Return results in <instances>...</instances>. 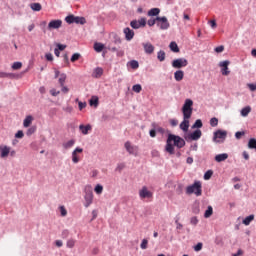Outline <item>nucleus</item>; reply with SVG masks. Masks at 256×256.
Segmentation results:
<instances>
[{
    "label": "nucleus",
    "instance_id": "f257e3e1",
    "mask_svg": "<svg viewBox=\"0 0 256 256\" xmlns=\"http://www.w3.org/2000/svg\"><path fill=\"white\" fill-rule=\"evenodd\" d=\"M196 195L201 197L203 195L201 181H195L192 185L186 187V195Z\"/></svg>",
    "mask_w": 256,
    "mask_h": 256
},
{
    "label": "nucleus",
    "instance_id": "f03ea898",
    "mask_svg": "<svg viewBox=\"0 0 256 256\" xmlns=\"http://www.w3.org/2000/svg\"><path fill=\"white\" fill-rule=\"evenodd\" d=\"M183 117L186 119H191V115H193V100L186 99L184 105L182 107Z\"/></svg>",
    "mask_w": 256,
    "mask_h": 256
},
{
    "label": "nucleus",
    "instance_id": "7ed1b4c3",
    "mask_svg": "<svg viewBox=\"0 0 256 256\" xmlns=\"http://www.w3.org/2000/svg\"><path fill=\"white\" fill-rule=\"evenodd\" d=\"M84 192V206L87 208L93 204V188L91 187V185L85 186Z\"/></svg>",
    "mask_w": 256,
    "mask_h": 256
},
{
    "label": "nucleus",
    "instance_id": "20e7f679",
    "mask_svg": "<svg viewBox=\"0 0 256 256\" xmlns=\"http://www.w3.org/2000/svg\"><path fill=\"white\" fill-rule=\"evenodd\" d=\"M156 21L157 27H159V29H161L162 31H167V29L171 27L169 20L165 16H157Z\"/></svg>",
    "mask_w": 256,
    "mask_h": 256
},
{
    "label": "nucleus",
    "instance_id": "39448f33",
    "mask_svg": "<svg viewBox=\"0 0 256 256\" xmlns=\"http://www.w3.org/2000/svg\"><path fill=\"white\" fill-rule=\"evenodd\" d=\"M227 139V131L217 130L214 132L213 141L214 143H224Z\"/></svg>",
    "mask_w": 256,
    "mask_h": 256
},
{
    "label": "nucleus",
    "instance_id": "423d86ee",
    "mask_svg": "<svg viewBox=\"0 0 256 256\" xmlns=\"http://www.w3.org/2000/svg\"><path fill=\"white\" fill-rule=\"evenodd\" d=\"M168 137L169 141H173L175 147L178 149H183V147H185V140L183 138L173 134L168 135Z\"/></svg>",
    "mask_w": 256,
    "mask_h": 256
},
{
    "label": "nucleus",
    "instance_id": "0eeeda50",
    "mask_svg": "<svg viewBox=\"0 0 256 256\" xmlns=\"http://www.w3.org/2000/svg\"><path fill=\"white\" fill-rule=\"evenodd\" d=\"M187 65H189V62L185 58H178L172 62L174 69H181L182 67H187Z\"/></svg>",
    "mask_w": 256,
    "mask_h": 256
},
{
    "label": "nucleus",
    "instance_id": "6e6552de",
    "mask_svg": "<svg viewBox=\"0 0 256 256\" xmlns=\"http://www.w3.org/2000/svg\"><path fill=\"white\" fill-rule=\"evenodd\" d=\"M124 147L129 155H134L135 157H137V153H139V147L131 145V142L129 141L124 144Z\"/></svg>",
    "mask_w": 256,
    "mask_h": 256
},
{
    "label": "nucleus",
    "instance_id": "1a4fd4ad",
    "mask_svg": "<svg viewBox=\"0 0 256 256\" xmlns=\"http://www.w3.org/2000/svg\"><path fill=\"white\" fill-rule=\"evenodd\" d=\"M140 199H151L153 197V192L147 189V186H143L141 190H139Z\"/></svg>",
    "mask_w": 256,
    "mask_h": 256
},
{
    "label": "nucleus",
    "instance_id": "9d476101",
    "mask_svg": "<svg viewBox=\"0 0 256 256\" xmlns=\"http://www.w3.org/2000/svg\"><path fill=\"white\" fill-rule=\"evenodd\" d=\"M231 64V62L229 60L226 61H221L219 62V67H221V73L222 75H229V73H231V71H229V65Z\"/></svg>",
    "mask_w": 256,
    "mask_h": 256
},
{
    "label": "nucleus",
    "instance_id": "9b49d317",
    "mask_svg": "<svg viewBox=\"0 0 256 256\" xmlns=\"http://www.w3.org/2000/svg\"><path fill=\"white\" fill-rule=\"evenodd\" d=\"M63 25V21L61 20H51L48 23V31H53V29H61V26Z\"/></svg>",
    "mask_w": 256,
    "mask_h": 256
},
{
    "label": "nucleus",
    "instance_id": "f8f14e48",
    "mask_svg": "<svg viewBox=\"0 0 256 256\" xmlns=\"http://www.w3.org/2000/svg\"><path fill=\"white\" fill-rule=\"evenodd\" d=\"M142 47H143L144 53H146V55H153L155 53V46H153V44H151V42L143 43Z\"/></svg>",
    "mask_w": 256,
    "mask_h": 256
},
{
    "label": "nucleus",
    "instance_id": "ddd939ff",
    "mask_svg": "<svg viewBox=\"0 0 256 256\" xmlns=\"http://www.w3.org/2000/svg\"><path fill=\"white\" fill-rule=\"evenodd\" d=\"M9 153H11V147L9 146H0V157L1 159H5L9 157Z\"/></svg>",
    "mask_w": 256,
    "mask_h": 256
},
{
    "label": "nucleus",
    "instance_id": "4468645a",
    "mask_svg": "<svg viewBox=\"0 0 256 256\" xmlns=\"http://www.w3.org/2000/svg\"><path fill=\"white\" fill-rule=\"evenodd\" d=\"M172 142L173 141L169 140V136H168L165 149H166L167 153H169L170 155H175V146H173Z\"/></svg>",
    "mask_w": 256,
    "mask_h": 256
},
{
    "label": "nucleus",
    "instance_id": "2eb2a0df",
    "mask_svg": "<svg viewBox=\"0 0 256 256\" xmlns=\"http://www.w3.org/2000/svg\"><path fill=\"white\" fill-rule=\"evenodd\" d=\"M191 118L183 117V121L180 123V129L184 131V133H187L189 131V120Z\"/></svg>",
    "mask_w": 256,
    "mask_h": 256
},
{
    "label": "nucleus",
    "instance_id": "dca6fc26",
    "mask_svg": "<svg viewBox=\"0 0 256 256\" xmlns=\"http://www.w3.org/2000/svg\"><path fill=\"white\" fill-rule=\"evenodd\" d=\"M83 151V148L77 147L73 152H72V161L73 163H79L80 159L79 156L77 155L78 153H81Z\"/></svg>",
    "mask_w": 256,
    "mask_h": 256
},
{
    "label": "nucleus",
    "instance_id": "f3484780",
    "mask_svg": "<svg viewBox=\"0 0 256 256\" xmlns=\"http://www.w3.org/2000/svg\"><path fill=\"white\" fill-rule=\"evenodd\" d=\"M125 39L126 41H131L133 37H135V32L131 30V28H125L124 29Z\"/></svg>",
    "mask_w": 256,
    "mask_h": 256
},
{
    "label": "nucleus",
    "instance_id": "a211bd4d",
    "mask_svg": "<svg viewBox=\"0 0 256 256\" xmlns=\"http://www.w3.org/2000/svg\"><path fill=\"white\" fill-rule=\"evenodd\" d=\"M201 135H202V132H201V130H195L194 132H192L191 134H190V139L192 140V141H199V139H201Z\"/></svg>",
    "mask_w": 256,
    "mask_h": 256
},
{
    "label": "nucleus",
    "instance_id": "6ab92c4d",
    "mask_svg": "<svg viewBox=\"0 0 256 256\" xmlns=\"http://www.w3.org/2000/svg\"><path fill=\"white\" fill-rule=\"evenodd\" d=\"M227 159H229V154H227V153H222V154H218V155L215 156V161L217 163L227 161Z\"/></svg>",
    "mask_w": 256,
    "mask_h": 256
},
{
    "label": "nucleus",
    "instance_id": "aec40b11",
    "mask_svg": "<svg viewBox=\"0 0 256 256\" xmlns=\"http://www.w3.org/2000/svg\"><path fill=\"white\" fill-rule=\"evenodd\" d=\"M79 129H80L82 135H89V131H91V125L88 124L85 126V125L81 124L79 126Z\"/></svg>",
    "mask_w": 256,
    "mask_h": 256
},
{
    "label": "nucleus",
    "instance_id": "412c9836",
    "mask_svg": "<svg viewBox=\"0 0 256 256\" xmlns=\"http://www.w3.org/2000/svg\"><path fill=\"white\" fill-rule=\"evenodd\" d=\"M102 75H103V68L101 67H97L92 73V77H94L95 79H99Z\"/></svg>",
    "mask_w": 256,
    "mask_h": 256
},
{
    "label": "nucleus",
    "instance_id": "4be33fe9",
    "mask_svg": "<svg viewBox=\"0 0 256 256\" xmlns=\"http://www.w3.org/2000/svg\"><path fill=\"white\" fill-rule=\"evenodd\" d=\"M183 77H185V73L183 72V70H177L174 73L175 81H183Z\"/></svg>",
    "mask_w": 256,
    "mask_h": 256
},
{
    "label": "nucleus",
    "instance_id": "5701e85b",
    "mask_svg": "<svg viewBox=\"0 0 256 256\" xmlns=\"http://www.w3.org/2000/svg\"><path fill=\"white\" fill-rule=\"evenodd\" d=\"M161 13V9L159 8H152L148 11V17H157Z\"/></svg>",
    "mask_w": 256,
    "mask_h": 256
},
{
    "label": "nucleus",
    "instance_id": "b1692460",
    "mask_svg": "<svg viewBox=\"0 0 256 256\" xmlns=\"http://www.w3.org/2000/svg\"><path fill=\"white\" fill-rule=\"evenodd\" d=\"M255 220V215L251 214L249 216H247L243 221V225H251V221H254Z\"/></svg>",
    "mask_w": 256,
    "mask_h": 256
},
{
    "label": "nucleus",
    "instance_id": "393cba45",
    "mask_svg": "<svg viewBox=\"0 0 256 256\" xmlns=\"http://www.w3.org/2000/svg\"><path fill=\"white\" fill-rule=\"evenodd\" d=\"M240 113L242 117H247L251 113V106H246L242 108Z\"/></svg>",
    "mask_w": 256,
    "mask_h": 256
},
{
    "label": "nucleus",
    "instance_id": "a878e982",
    "mask_svg": "<svg viewBox=\"0 0 256 256\" xmlns=\"http://www.w3.org/2000/svg\"><path fill=\"white\" fill-rule=\"evenodd\" d=\"M74 23H77L78 25H85L87 20H85L84 17L75 16Z\"/></svg>",
    "mask_w": 256,
    "mask_h": 256
},
{
    "label": "nucleus",
    "instance_id": "bb28decb",
    "mask_svg": "<svg viewBox=\"0 0 256 256\" xmlns=\"http://www.w3.org/2000/svg\"><path fill=\"white\" fill-rule=\"evenodd\" d=\"M103 49H105V45H103L99 42H96L94 44V50L96 51V53H101V51H103Z\"/></svg>",
    "mask_w": 256,
    "mask_h": 256
},
{
    "label": "nucleus",
    "instance_id": "cd10ccee",
    "mask_svg": "<svg viewBox=\"0 0 256 256\" xmlns=\"http://www.w3.org/2000/svg\"><path fill=\"white\" fill-rule=\"evenodd\" d=\"M169 48L173 53H179V46L177 45V42H171Z\"/></svg>",
    "mask_w": 256,
    "mask_h": 256
},
{
    "label": "nucleus",
    "instance_id": "c85d7f7f",
    "mask_svg": "<svg viewBox=\"0 0 256 256\" xmlns=\"http://www.w3.org/2000/svg\"><path fill=\"white\" fill-rule=\"evenodd\" d=\"M97 105H99V97L97 96H92L90 99V106L91 107H97Z\"/></svg>",
    "mask_w": 256,
    "mask_h": 256
},
{
    "label": "nucleus",
    "instance_id": "c756f323",
    "mask_svg": "<svg viewBox=\"0 0 256 256\" xmlns=\"http://www.w3.org/2000/svg\"><path fill=\"white\" fill-rule=\"evenodd\" d=\"M31 123H33V116H27L24 119L23 126L24 127H29L31 125Z\"/></svg>",
    "mask_w": 256,
    "mask_h": 256
},
{
    "label": "nucleus",
    "instance_id": "7c9ffc66",
    "mask_svg": "<svg viewBox=\"0 0 256 256\" xmlns=\"http://www.w3.org/2000/svg\"><path fill=\"white\" fill-rule=\"evenodd\" d=\"M75 243H77V241L73 238H70L66 242V247H68V249H73V247H75Z\"/></svg>",
    "mask_w": 256,
    "mask_h": 256
},
{
    "label": "nucleus",
    "instance_id": "2f4dec72",
    "mask_svg": "<svg viewBox=\"0 0 256 256\" xmlns=\"http://www.w3.org/2000/svg\"><path fill=\"white\" fill-rule=\"evenodd\" d=\"M30 8L32 9V11H41V9H43V6H41L40 3H32L30 5Z\"/></svg>",
    "mask_w": 256,
    "mask_h": 256
},
{
    "label": "nucleus",
    "instance_id": "473e14b6",
    "mask_svg": "<svg viewBox=\"0 0 256 256\" xmlns=\"http://www.w3.org/2000/svg\"><path fill=\"white\" fill-rule=\"evenodd\" d=\"M211 215H213V207L208 206L207 210L204 213V217H205V219H209V217H211Z\"/></svg>",
    "mask_w": 256,
    "mask_h": 256
},
{
    "label": "nucleus",
    "instance_id": "72a5a7b5",
    "mask_svg": "<svg viewBox=\"0 0 256 256\" xmlns=\"http://www.w3.org/2000/svg\"><path fill=\"white\" fill-rule=\"evenodd\" d=\"M157 59H158V61H160V62L165 61V51H163V50L158 51V53H157Z\"/></svg>",
    "mask_w": 256,
    "mask_h": 256
},
{
    "label": "nucleus",
    "instance_id": "f704fd0d",
    "mask_svg": "<svg viewBox=\"0 0 256 256\" xmlns=\"http://www.w3.org/2000/svg\"><path fill=\"white\" fill-rule=\"evenodd\" d=\"M75 145V140H69L63 144L64 149H71Z\"/></svg>",
    "mask_w": 256,
    "mask_h": 256
},
{
    "label": "nucleus",
    "instance_id": "c9c22d12",
    "mask_svg": "<svg viewBox=\"0 0 256 256\" xmlns=\"http://www.w3.org/2000/svg\"><path fill=\"white\" fill-rule=\"evenodd\" d=\"M201 127H203V122L201 121V119H198L193 124L192 129H201Z\"/></svg>",
    "mask_w": 256,
    "mask_h": 256
},
{
    "label": "nucleus",
    "instance_id": "e433bc0d",
    "mask_svg": "<svg viewBox=\"0 0 256 256\" xmlns=\"http://www.w3.org/2000/svg\"><path fill=\"white\" fill-rule=\"evenodd\" d=\"M94 191L96 195H101V193H103V185L97 184L94 188Z\"/></svg>",
    "mask_w": 256,
    "mask_h": 256
},
{
    "label": "nucleus",
    "instance_id": "4c0bfd02",
    "mask_svg": "<svg viewBox=\"0 0 256 256\" xmlns=\"http://www.w3.org/2000/svg\"><path fill=\"white\" fill-rule=\"evenodd\" d=\"M22 67H23V63H21V62H14L12 64V69L14 71H17V70L21 69Z\"/></svg>",
    "mask_w": 256,
    "mask_h": 256
},
{
    "label": "nucleus",
    "instance_id": "58836bf2",
    "mask_svg": "<svg viewBox=\"0 0 256 256\" xmlns=\"http://www.w3.org/2000/svg\"><path fill=\"white\" fill-rule=\"evenodd\" d=\"M66 80H67V75L66 74H60L59 83H60L61 87H63V85H65Z\"/></svg>",
    "mask_w": 256,
    "mask_h": 256
},
{
    "label": "nucleus",
    "instance_id": "ea45409f",
    "mask_svg": "<svg viewBox=\"0 0 256 256\" xmlns=\"http://www.w3.org/2000/svg\"><path fill=\"white\" fill-rule=\"evenodd\" d=\"M131 69H139V62L136 60H132L129 62Z\"/></svg>",
    "mask_w": 256,
    "mask_h": 256
},
{
    "label": "nucleus",
    "instance_id": "a19ab883",
    "mask_svg": "<svg viewBox=\"0 0 256 256\" xmlns=\"http://www.w3.org/2000/svg\"><path fill=\"white\" fill-rule=\"evenodd\" d=\"M66 23H69L71 25L72 23H75V15H69L65 18Z\"/></svg>",
    "mask_w": 256,
    "mask_h": 256
},
{
    "label": "nucleus",
    "instance_id": "79ce46f5",
    "mask_svg": "<svg viewBox=\"0 0 256 256\" xmlns=\"http://www.w3.org/2000/svg\"><path fill=\"white\" fill-rule=\"evenodd\" d=\"M211 177H213V170L206 171V173L204 174L205 181H209V179H211Z\"/></svg>",
    "mask_w": 256,
    "mask_h": 256
},
{
    "label": "nucleus",
    "instance_id": "37998d69",
    "mask_svg": "<svg viewBox=\"0 0 256 256\" xmlns=\"http://www.w3.org/2000/svg\"><path fill=\"white\" fill-rule=\"evenodd\" d=\"M143 87H141L140 84H135L133 87H132V91H134V93H139L140 91H142Z\"/></svg>",
    "mask_w": 256,
    "mask_h": 256
},
{
    "label": "nucleus",
    "instance_id": "c03bdc74",
    "mask_svg": "<svg viewBox=\"0 0 256 256\" xmlns=\"http://www.w3.org/2000/svg\"><path fill=\"white\" fill-rule=\"evenodd\" d=\"M210 125H211V127H217V125H219V119H217V118H211L210 119Z\"/></svg>",
    "mask_w": 256,
    "mask_h": 256
},
{
    "label": "nucleus",
    "instance_id": "a18cd8bd",
    "mask_svg": "<svg viewBox=\"0 0 256 256\" xmlns=\"http://www.w3.org/2000/svg\"><path fill=\"white\" fill-rule=\"evenodd\" d=\"M130 26L132 27V29H139L141 28V26H139V22L137 20H133L130 22Z\"/></svg>",
    "mask_w": 256,
    "mask_h": 256
},
{
    "label": "nucleus",
    "instance_id": "49530a36",
    "mask_svg": "<svg viewBox=\"0 0 256 256\" xmlns=\"http://www.w3.org/2000/svg\"><path fill=\"white\" fill-rule=\"evenodd\" d=\"M147 25L149 27H153L154 25H157V18H151L147 21Z\"/></svg>",
    "mask_w": 256,
    "mask_h": 256
},
{
    "label": "nucleus",
    "instance_id": "de8ad7c7",
    "mask_svg": "<svg viewBox=\"0 0 256 256\" xmlns=\"http://www.w3.org/2000/svg\"><path fill=\"white\" fill-rule=\"evenodd\" d=\"M79 59H81V54L75 53V54H73L72 57H71V62H72V63H75V61H79Z\"/></svg>",
    "mask_w": 256,
    "mask_h": 256
},
{
    "label": "nucleus",
    "instance_id": "09e8293b",
    "mask_svg": "<svg viewBox=\"0 0 256 256\" xmlns=\"http://www.w3.org/2000/svg\"><path fill=\"white\" fill-rule=\"evenodd\" d=\"M147 245H149V240L148 239H143L141 244H140V247H141V249H147Z\"/></svg>",
    "mask_w": 256,
    "mask_h": 256
},
{
    "label": "nucleus",
    "instance_id": "8fccbe9b",
    "mask_svg": "<svg viewBox=\"0 0 256 256\" xmlns=\"http://www.w3.org/2000/svg\"><path fill=\"white\" fill-rule=\"evenodd\" d=\"M36 131H37V128H36L35 126H32V127H30V128L27 130L26 134H27L28 136H31V135H33V133H35Z\"/></svg>",
    "mask_w": 256,
    "mask_h": 256
},
{
    "label": "nucleus",
    "instance_id": "3c124183",
    "mask_svg": "<svg viewBox=\"0 0 256 256\" xmlns=\"http://www.w3.org/2000/svg\"><path fill=\"white\" fill-rule=\"evenodd\" d=\"M138 24L140 27H145V25H147V19H145V18L139 19Z\"/></svg>",
    "mask_w": 256,
    "mask_h": 256
},
{
    "label": "nucleus",
    "instance_id": "603ef678",
    "mask_svg": "<svg viewBox=\"0 0 256 256\" xmlns=\"http://www.w3.org/2000/svg\"><path fill=\"white\" fill-rule=\"evenodd\" d=\"M60 213L62 217L67 216V209H65V206H60Z\"/></svg>",
    "mask_w": 256,
    "mask_h": 256
},
{
    "label": "nucleus",
    "instance_id": "864d4df0",
    "mask_svg": "<svg viewBox=\"0 0 256 256\" xmlns=\"http://www.w3.org/2000/svg\"><path fill=\"white\" fill-rule=\"evenodd\" d=\"M56 46L58 51H65V49H67V45L64 44H57Z\"/></svg>",
    "mask_w": 256,
    "mask_h": 256
},
{
    "label": "nucleus",
    "instance_id": "5fc2aeb1",
    "mask_svg": "<svg viewBox=\"0 0 256 256\" xmlns=\"http://www.w3.org/2000/svg\"><path fill=\"white\" fill-rule=\"evenodd\" d=\"M78 107L80 111H83V109H85L87 107V103L85 102H79L78 103Z\"/></svg>",
    "mask_w": 256,
    "mask_h": 256
},
{
    "label": "nucleus",
    "instance_id": "6e6d98bb",
    "mask_svg": "<svg viewBox=\"0 0 256 256\" xmlns=\"http://www.w3.org/2000/svg\"><path fill=\"white\" fill-rule=\"evenodd\" d=\"M225 51V46H218L215 48L216 53H223Z\"/></svg>",
    "mask_w": 256,
    "mask_h": 256
},
{
    "label": "nucleus",
    "instance_id": "4d7b16f0",
    "mask_svg": "<svg viewBox=\"0 0 256 256\" xmlns=\"http://www.w3.org/2000/svg\"><path fill=\"white\" fill-rule=\"evenodd\" d=\"M125 168V163H119L116 167V171H123Z\"/></svg>",
    "mask_w": 256,
    "mask_h": 256
},
{
    "label": "nucleus",
    "instance_id": "13d9d810",
    "mask_svg": "<svg viewBox=\"0 0 256 256\" xmlns=\"http://www.w3.org/2000/svg\"><path fill=\"white\" fill-rule=\"evenodd\" d=\"M23 131L19 130L16 134H15V137L16 139H23Z\"/></svg>",
    "mask_w": 256,
    "mask_h": 256
},
{
    "label": "nucleus",
    "instance_id": "bf43d9fd",
    "mask_svg": "<svg viewBox=\"0 0 256 256\" xmlns=\"http://www.w3.org/2000/svg\"><path fill=\"white\" fill-rule=\"evenodd\" d=\"M69 237V230L62 231V239H67Z\"/></svg>",
    "mask_w": 256,
    "mask_h": 256
},
{
    "label": "nucleus",
    "instance_id": "052dcab7",
    "mask_svg": "<svg viewBox=\"0 0 256 256\" xmlns=\"http://www.w3.org/2000/svg\"><path fill=\"white\" fill-rule=\"evenodd\" d=\"M203 249V243L199 242L197 246L194 247V251H201Z\"/></svg>",
    "mask_w": 256,
    "mask_h": 256
},
{
    "label": "nucleus",
    "instance_id": "680f3d73",
    "mask_svg": "<svg viewBox=\"0 0 256 256\" xmlns=\"http://www.w3.org/2000/svg\"><path fill=\"white\" fill-rule=\"evenodd\" d=\"M191 225H197L199 223V220L197 217H192L190 220Z\"/></svg>",
    "mask_w": 256,
    "mask_h": 256
},
{
    "label": "nucleus",
    "instance_id": "e2e57ef3",
    "mask_svg": "<svg viewBox=\"0 0 256 256\" xmlns=\"http://www.w3.org/2000/svg\"><path fill=\"white\" fill-rule=\"evenodd\" d=\"M59 91H57L56 89H51L50 90V94L52 95V97H57V95H59Z\"/></svg>",
    "mask_w": 256,
    "mask_h": 256
},
{
    "label": "nucleus",
    "instance_id": "0e129e2a",
    "mask_svg": "<svg viewBox=\"0 0 256 256\" xmlns=\"http://www.w3.org/2000/svg\"><path fill=\"white\" fill-rule=\"evenodd\" d=\"M247 87L250 89V91H256V83H254V84H247Z\"/></svg>",
    "mask_w": 256,
    "mask_h": 256
},
{
    "label": "nucleus",
    "instance_id": "69168bd1",
    "mask_svg": "<svg viewBox=\"0 0 256 256\" xmlns=\"http://www.w3.org/2000/svg\"><path fill=\"white\" fill-rule=\"evenodd\" d=\"M243 135H245V132H236L235 133V137H236V139H241V137H243Z\"/></svg>",
    "mask_w": 256,
    "mask_h": 256
},
{
    "label": "nucleus",
    "instance_id": "338daca9",
    "mask_svg": "<svg viewBox=\"0 0 256 256\" xmlns=\"http://www.w3.org/2000/svg\"><path fill=\"white\" fill-rule=\"evenodd\" d=\"M45 58H46L48 61H53V54H51V53H46V54H45Z\"/></svg>",
    "mask_w": 256,
    "mask_h": 256
},
{
    "label": "nucleus",
    "instance_id": "774afa93",
    "mask_svg": "<svg viewBox=\"0 0 256 256\" xmlns=\"http://www.w3.org/2000/svg\"><path fill=\"white\" fill-rule=\"evenodd\" d=\"M175 223H176V229L178 230L183 229V224L179 223V220H176Z\"/></svg>",
    "mask_w": 256,
    "mask_h": 256
}]
</instances>
